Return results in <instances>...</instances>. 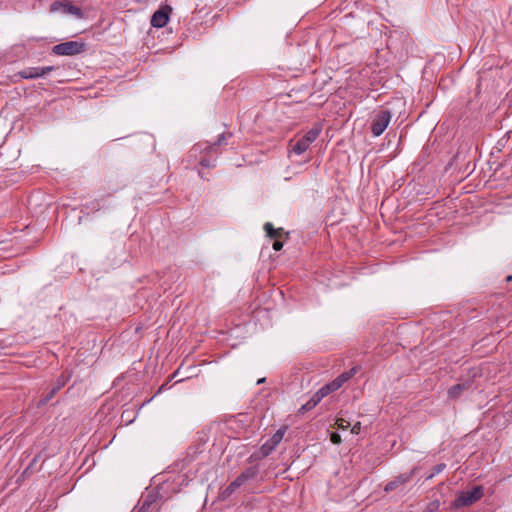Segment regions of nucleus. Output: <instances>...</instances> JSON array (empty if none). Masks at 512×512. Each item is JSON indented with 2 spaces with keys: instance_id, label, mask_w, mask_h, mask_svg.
I'll list each match as a JSON object with an SVG mask.
<instances>
[{
  "instance_id": "nucleus-1",
  "label": "nucleus",
  "mask_w": 512,
  "mask_h": 512,
  "mask_svg": "<svg viewBox=\"0 0 512 512\" xmlns=\"http://www.w3.org/2000/svg\"><path fill=\"white\" fill-rule=\"evenodd\" d=\"M484 495L482 486H475L471 490L462 491L457 498L452 502L453 508H461L474 504L480 500Z\"/></svg>"
},
{
  "instance_id": "nucleus-2",
  "label": "nucleus",
  "mask_w": 512,
  "mask_h": 512,
  "mask_svg": "<svg viewBox=\"0 0 512 512\" xmlns=\"http://www.w3.org/2000/svg\"><path fill=\"white\" fill-rule=\"evenodd\" d=\"M256 470L252 467L247 468L242 472L234 481H232L225 489L220 492L219 498L221 500L228 499L240 486L247 480L254 478Z\"/></svg>"
},
{
  "instance_id": "nucleus-3",
  "label": "nucleus",
  "mask_w": 512,
  "mask_h": 512,
  "mask_svg": "<svg viewBox=\"0 0 512 512\" xmlns=\"http://www.w3.org/2000/svg\"><path fill=\"white\" fill-rule=\"evenodd\" d=\"M86 45L82 41H67L53 46L52 52L59 56H74L85 51Z\"/></svg>"
},
{
  "instance_id": "nucleus-4",
  "label": "nucleus",
  "mask_w": 512,
  "mask_h": 512,
  "mask_svg": "<svg viewBox=\"0 0 512 512\" xmlns=\"http://www.w3.org/2000/svg\"><path fill=\"white\" fill-rule=\"evenodd\" d=\"M391 117V112L387 109L380 110L374 115L371 123V133L373 136L378 137L385 131Z\"/></svg>"
},
{
  "instance_id": "nucleus-5",
  "label": "nucleus",
  "mask_w": 512,
  "mask_h": 512,
  "mask_svg": "<svg viewBox=\"0 0 512 512\" xmlns=\"http://www.w3.org/2000/svg\"><path fill=\"white\" fill-rule=\"evenodd\" d=\"M228 136L230 137L231 134H228ZM222 145H227V135L225 133L220 134L217 141L214 142L213 144L198 143L194 145L193 148L191 149V154L196 155L198 152H205L207 154H210L211 152H216L217 147Z\"/></svg>"
},
{
  "instance_id": "nucleus-6",
  "label": "nucleus",
  "mask_w": 512,
  "mask_h": 512,
  "mask_svg": "<svg viewBox=\"0 0 512 512\" xmlns=\"http://www.w3.org/2000/svg\"><path fill=\"white\" fill-rule=\"evenodd\" d=\"M286 431V427L278 429L262 446L261 453L263 456H268L271 454L277 445L282 441L284 434Z\"/></svg>"
},
{
  "instance_id": "nucleus-7",
  "label": "nucleus",
  "mask_w": 512,
  "mask_h": 512,
  "mask_svg": "<svg viewBox=\"0 0 512 512\" xmlns=\"http://www.w3.org/2000/svg\"><path fill=\"white\" fill-rule=\"evenodd\" d=\"M417 470L418 468L414 467L411 471L396 476L393 480H391L385 485L384 491L391 492L400 486H404L405 484L411 481L412 477L414 476Z\"/></svg>"
},
{
  "instance_id": "nucleus-8",
  "label": "nucleus",
  "mask_w": 512,
  "mask_h": 512,
  "mask_svg": "<svg viewBox=\"0 0 512 512\" xmlns=\"http://www.w3.org/2000/svg\"><path fill=\"white\" fill-rule=\"evenodd\" d=\"M55 69L54 66L45 67H28L19 72V75L23 79H37L47 75Z\"/></svg>"
},
{
  "instance_id": "nucleus-9",
  "label": "nucleus",
  "mask_w": 512,
  "mask_h": 512,
  "mask_svg": "<svg viewBox=\"0 0 512 512\" xmlns=\"http://www.w3.org/2000/svg\"><path fill=\"white\" fill-rule=\"evenodd\" d=\"M67 381L68 377L66 375H60L48 393L39 401V406L46 405L50 400H52L53 397L66 385Z\"/></svg>"
},
{
  "instance_id": "nucleus-10",
  "label": "nucleus",
  "mask_w": 512,
  "mask_h": 512,
  "mask_svg": "<svg viewBox=\"0 0 512 512\" xmlns=\"http://www.w3.org/2000/svg\"><path fill=\"white\" fill-rule=\"evenodd\" d=\"M170 11L171 8L169 6H165L154 12L151 17V25L156 28L164 27L169 20Z\"/></svg>"
},
{
  "instance_id": "nucleus-11",
  "label": "nucleus",
  "mask_w": 512,
  "mask_h": 512,
  "mask_svg": "<svg viewBox=\"0 0 512 512\" xmlns=\"http://www.w3.org/2000/svg\"><path fill=\"white\" fill-rule=\"evenodd\" d=\"M472 387V380H465L461 383L451 386L448 389V398L449 399H458L464 391H468Z\"/></svg>"
},
{
  "instance_id": "nucleus-12",
  "label": "nucleus",
  "mask_w": 512,
  "mask_h": 512,
  "mask_svg": "<svg viewBox=\"0 0 512 512\" xmlns=\"http://www.w3.org/2000/svg\"><path fill=\"white\" fill-rule=\"evenodd\" d=\"M156 502L155 495L148 494L146 497L142 498L138 506L134 509L135 512H149L152 505Z\"/></svg>"
},
{
  "instance_id": "nucleus-13",
  "label": "nucleus",
  "mask_w": 512,
  "mask_h": 512,
  "mask_svg": "<svg viewBox=\"0 0 512 512\" xmlns=\"http://www.w3.org/2000/svg\"><path fill=\"white\" fill-rule=\"evenodd\" d=\"M311 144L305 141L302 137L294 144L290 141V151L295 153L296 155H301L307 151Z\"/></svg>"
},
{
  "instance_id": "nucleus-14",
  "label": "nucleus",
  "mask_w": 512,
  "mask_h": 512,
  "mask_svg": "<svg viewBox=\"0 0 512 512\" xmlns=\"http://www.w3.org/2000/svg\"><path fill=\"white\" fill-rule=\"evenodd\" d=\"M62 13H64V14H71V15H74L75 17H77V18H82L83 17L82 10L79 7L73 5L72 3L68 2V1H63Z\"/></svg>"
},
{
  "instance_id": "nucleus-15",
  "label": "nucleus",
  "mask_w": 512,
  "mask_h": 512,
  "mask_svg": "<svg viewBox=\"0 0 512 512\" xmlns=\"http://www.w3.org/2000/svg\"><path fill=\"white\" fill-rule=\"evenodd\" d=\"M264 230L267 236L273 240L280 239L284 234L283 228L275 229L270 222L264 224Z\"/></svg>"
},
{
  "instance_id": "nucleus-16",
  "label": "nucleus",
  "mask_w": 512,
  "mask_h": 512,
  "mask_svg": "<svg viewBox=\"0 0 512 512\" xmlns=\"http://www.w3.org/2000/svg\"><path fill=\"white\" fill-rule=\"evenodd\" d=\"M320 133L321 127L318 125H314L309 131L305 133V135L302 138L309 144H312L318 138Z\"/></svg>"
},
{
  "instance_id": "nucleus-17",
  "label": "nucleus",
  "mask_w": 512,
  "mask_h": 512,
  "mask_svg": "<svg viewBox=\"0 0 512 512\" xmlns=\"http://www.w3.org/2000/svg\"><path fill=\"white\" fill-rule=\"evenodd\" d=\"M357 367H353L348 371L343 372L340 374L337 378L334 380L339 383L340 388L342 385L347 382L349 379H351L356 373H357Z\"/></svg>"
},
{
  "instance_id": "nucleus-18",
  "label": "nucleus",
  "mask_w": 512,
  "mask_h": 512,
  "mask_svg": "<svg viewBox=\"0 0 512 512\" xmlns=\"http://www.w3.org/2000/svg\"><path fill=\"white\" fill-rule=\"evenodd\" d=\"M357 367H353L348 371L343 372L340 374L337 378L334 380L339 383L340 388L342 385L347 382L349 379H351L356 373H357Z\"/></svg>"
},
{
  "instance_id": "nucleus-19",
  "label": "nucleus",
  "mask_w": 512,
  "mask_h": 512,
  "mask_svg": "<svg viewBox=\"0 0 512 512\" xmlns=\"http://www.w3.org/2000/svg\"><path fill=\"white\" fill-rule=\"evenodd\" d=\"M357 367H353L348 371L343 372L340 374L337 378L334 380L339 383L340 388L342 385L347 382L349 379H351L356 373H357Z\"/></svg>"
},
{
  "instance_id": "nucleus-20",
  "label": "nucleus",
  "mask_w": 512,
  "mask_h": 512,
  "mask_svg": "<svg viewBox=\"0 0 512 512\" xmlns=\"http://www.w3.org/2000/svg\"><path fill=\"white\" fill-rule=\"evenodd\" d=\"M321 400L319 399L318 396H315L314 394L312 395V397L305 403L301 406V408L299 409V412L300 413H305L307 411H310L312 410Z\"/></svg>"
},
{
  "instance_id": "nucleus-21",
  "label": "nucleus",
  "mask_w": 512,
  "mask_h": 512,
  "mask_svg": "<svg viewBox=\"0 0 512 512\" xmlns=\"http://www.w3.org/2000/svg\"><path fill=\"white\" fill-rule=\"evenodd\" d=\"M446 468V464L440 463L434 466L432 474L427 477V480L432 479L435 475L441 473Z\"/></svg>"
},
{
  "instance_id": "nucleus-22",
  "label": "nucleus",
  "mask_w": 512,
  "mask_h": 512,
  "mask_svg": "<svg viewBox=\"0 0 512 512\" xmlns=\"http://www.w3.org/2000/svg\"><path fill=\"white\" fill-rule=\"evenodd\" d=\"M200 165L204 168H211V167H215V159L214 160H211L209 158H207L206 156L202 157L200 159Z\"/></svg>"
},
{
  "instance_id": "nucleus-23",
  "label": "nucleus",
  "mask_w": 512,
  "mask_h": 512,
  "mask_svg": "<svg viewBox=\"0 0 512 512\" xmlns=\"http://www.w3.org/2000/svg\"><path fill=\"white\" fill-rule=\"evenodd\" d=\"M331 392L329 391V388L326 386H322L316 393H314L315 396H318L320 400H322L324 397L328 396Z\"/></svg>"
},
{
  "instance_id": "nucleus-24",
  "label": "nucleus",
  "mask_w": 512,
  "mask_h": 512,
  "mask_svg": "<svg viewBox=\"0 0 512 512\" xmlns=\"http://www.w3.org/2000/svg\"><path fill=\"white\" fill-rule=\"evenodd\" d=\"M62 1H55L50 5V12L55 13L58 11L62 12Z\"/></svg>"
},
{
  "instance_id": "nucleus-25",
  "label": "nucleus",
  "mask_w": 512,
  "mask_h": 512,
  "mask_svg": "<svg viewBox=\"0 0 512 512\" xmlns=\"http://www.w3.org/2000/svg\"><path fill=\"white\" fill-rule=\"evenodd\" d=\"M37 462V457H35L32 462L30 463V465L23 471L22 475L23 476H27V475H30L33 473V465Z\"/></svg>"
},
{
  "instance_id": "nucleus-26",
  "label": "nucleus",
  "mask_w": 512,
  "mask_h": 512,
  "mask_svg": "<svg viewBox=\"0 0 512 512\" xmlns=\"http://www.w3.org/2000/svg\"><path fill=\"white\" fill-rule=\"evenodd\" d=\"M326 386L329 388V391L331 393L340 389L339 383L336 382L335 380L331 381L330 383H327Z\"/></svg>"
},
{
  "instance_id": "nucleus-27",
  "label": "nucleus",
  "mask_w": 512,
  "mask_h": 512,
  "mask_svg": "<svg viewBox=\"0 0 512 512\" xmlns=\"http://www.w3.org/2000/svg\"><path fill=\"white\" fill-rule=\"evenodd\" d=\"M337 426L339 429H347L349 426H350V423L348 421H346L345 419L343 418H340L337 420Z\"/></svg>"
},
{
  "instance_id": "nucleus-28",
  "label": "nucleus",
  "mask_w": 512,
  "mask_h": 512,
  "mask_svg": "<svg viewBox=\"0 0 512 512\" xmlns=\"http://www.w3.org/2000/svg\"><path fill=\"white\" fill-rule=\"evenodd\" d=\"M330 440L333 444H340L342 442L341 436L336 432L331 433Z\"/></svg>"
},
{
  "instance_id": "nucleus-29",
  "label": "nucleus",
  "mask_w": 512,
  "mask_h": 512,
  "mask_svg": "<svg viewBox=\"0 0 512 512\" xmlns=\"http://www.w3.org/2000/svg\"><path fill=\"white\" fill-rule=\"evenodd\" d=\"M283 248V242L280 239H276L273 242V249L275 251H280Z\"/></svg>"
},
{
  "instance_id": "nucleus-30",
  "label": "nucleus",
  "mask_w": 512,
  "mask_h": 512,
  "mask_svg": "<svg viewBox=\"0 0 512 512\" xmlns=\"http://www.w3.org/2000/svg\"><path fill=\"white\" fill-rule=\"evenodd\" d=\"M360 430H361V423L360 422H356L352 428H351V433L352 434H359L360 433Z\"/></svg>"
},
{
  "instance_id": "nucleus-31",
  "label": "nucleus",
  "mask_w": 512,
  "mask_h": 512,
  "mask_svg": "<svg viewBox=\"0 0 512 512\" xmlns=\"http://www.w3.org/2000/svg\"><path fill=\"white\" fill-rule=\"evenodd\" d=\"M264 381H265V378H261V379H259V380L257 381V384H261V383H263Z\"/></svg>"
},
{
  "instance_id": "nucleus-32",
  "label": "nucleus",
  "mask_w": 512,
  "mask_h": 512,
  "mask_svg": "<svg viewBox=\"0 0 512 512\" xmlns=\"http://www.w3.org/2000/svg\"><path fill=\"white\" fill-rule=\"evenodd\" d=\"M511 279H512V276L510 275V276H508V277H507V279H506V280H507V281H511Z\"/></svg>"
}]
</instances>
